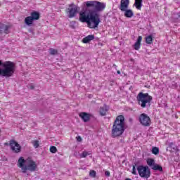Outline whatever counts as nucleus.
Masks as SVG:
<instances>
[{"label":"nucleus","instance_id":"obj_1","mask_svg":"<svg viewBox=\"0 0 180 180\" xmlns=\"http://www.w3.org/2000/svg\"><path fill=\"white\" fill-rule=\"evenodd\" d=\"M79 20L82 23H87L90 29H96L101 23V18L98 13L89 11L87 9L79 12Z\"/></svg>","mask_w":180,"mask_h":180},{"label":"nucleus","instance_id":"obj_2","mask_svg":"<svg viewBox=\"0 0 180 180\" xmlns=\"http://www.w3.org/2000/svg\"><path fill=\"white\" fill-rule=\"evenodd\" d=\"M17 165L21 169L22 174H26L27 171H30V172L37 171V163L30 158L25 160L23 157H20Z\"/></svg>","mask_w":180,"mask_h":180},{"label":"nucleus","instance_id":"obj_3","mask_svg":"<svg viewBox=\"0 0 180 180\" xmlns=\"http://www.w3.org/2000/svg\"><path fill=\"white\" fill-rule=\"evenodd\" d=\"M123 133H124V117L119 115L113 123L111 136L113 139H116L120 137Z\"/></svg>","mask_w":180,"mask_h":180},{"label":"nucleus","instance_id":"obj_4","mask_svg":"<svg viewBox=\"0 0 180 180\" xmlns=\"http://www.w3.org/2000/svg\"><path fill=\"white\" fill-rule=\"evenodd\" d=\"M15 70H16L15 63L11 61L2 62V60H0V77L9 78L15 74Z\"/></svg>","mask_w":180,"mask_h":180},{"label":"nucleus","instance_id":"obj_5","mask_svg":"<svg viewBox=\"0 0 180 180\" xmlns=\"http://www.w3.org/2000/svg\"><path fill=\"white\" fill-rule=\"evenodd\" d=\"M86 8H87V11L91 12H94V13H98V12H102L105 8L106 4L105 3H102L98 1H87L84 3Z\"/></svg>","mask_w":180,"mask_h":180},{"label":"nucleus","instance_id":"obj_6","mask_svg":"<svg viewBox=\"0 0 180 180\" xmlns=\"http://www.w3.org/2000/svg\"><path fill=\"white\" fill-rule=\"evenodd\" d=\"M138 104L142 108H150L151 106V101L153 97L148 95V93L140 92L136 96Z\"/></svg>","mask_w":180,"mask_h":180},{"label":"nucleus","instance_id":"obj_7","mask_svg":"<svg viewBox=\"0 0 180 180\" xmlns=\"http://www.w3.org/2000/svg\"><path fill=\"white\" fill-rule=\"evenodd\" d=\"M136 169L141 178H146V179L150 178L151 170L148 168V166L139 165Z\"/></svg>","mask_w":180,"mask_h":180},{"label":"nucleus","instance_id":"obj_8","mask_svg":"<svg viewBox=\"0 0 180 180\" xmlns=\"http://www.w3.org/2000/svg\"><path fill=\"white\" fill-rule=\"evenodd\" d=\"M139 122L142 126L145 127H148L151 124V119L146 113H142L139 116Z\"/></svg>","mask_w":180,"mask_h":180},{"label":"nucleus","instance_id":"obj_9","mask_svg":"<svg viewBox=\"0 0 180 180\" xmlns=\"http://www.w3.org/2000/svg\"><path fill=\"white\" fill-rule=\"evenodd\" d=\"M66 12L68 15V18H75V15H77L78 12V6H75V4H71L69 5V7L67 9Z\"/></svg>","mask_w":180,"mask_h":180},{"label":"nucleus","instance_id":"obj_10","mask_svg":"<svg viewBox=\"0 0 180 180\" xmlns=\"http://www.w3.org/2000/svg\"><path fill=\"white\" fill-rule=\"evenodd\" d=\"M9 146L13 153H20L22 150V147L20 146V145L18 143V142H16V141L15 140L10 141Z\"/></svg>","mask_w":180,"mask_h":180},{"label":"nucleus","instance_id":"obj_11","mask_svg":"<svg viewBox=\"0 0 180 180\" xmlns=\"http://www.w3.org/2000/svg\"><path fill=\"white\" fill-rule=\"evenodd\" d=\"M130 4V0H121L120 9L121 11H124L126 9H129V5Z\"/></svg>","mask_w":180,"mask_h":180},{"label":"nucleus","instance_id":"obj_12","mask_svg":"<svg viewBox=\"0 0 180 180\" xmlns=\"http://www.w3.org/2000/svg\"><path fill=\"white\" fill-rule=\"evenodd\" d=\"M79 116L85 123H86V122H89V119H91V115L88 112H80Z\"/></svg>","mask_w":180,"mask_h":180},{"label":"nucleus","instance_id":"obj_13","mask_svg":"<svg viewBox=\"0 0 180 180\" xmlns=\"http://www.w3.org/2000/svg\"><path fill=\"white\" fill-rule=\"evenodd\" d=\"M8 30H9V27L4 24H0V34H2V33L8 34Z\"/></svg>","mask_w":180,"mask_h":180},{"label":"nucleus","instance_id":"obj_14","mask_svg":"<svg viewBox=\"0 0 180 180\" xmlns=\"http://www.w3.org/2000/svg\"><path fill=\"white\" fill-rule=\"evenodd\" d=\"M141 40H143V37L139 36L137 39L136 42L134 45V50H139L140 49V46L141 44Z\"/></svg>","mask_w":180,"mask_h":180},{"label":"nucleus","instance_id":"obj_15","mask_svg":"<svg viewBox=\"0 0 180 180\" xmlns=\"http://www.w3.org/2000/svg\"><path fill=\"white\" fill-rule=\"evenodd\" d=\"M30 17L34 20H39L40 19V13L37 11H32L30 14Z\"/></svg>","mask_w":180,"mask_h":180},{"label":"nucleus","instance_id":"obj_16","mask_svg":"<svg viewBox=\"0 0 180 180\" xmlns=\"http://www.w3.org/2000/svg\"><path fill=\"white\" fill-rule=\"evenodd\" d=\"M124 16L125 18H133L134 16V13H133V11L131 9H126V11H124Z\"/></svg>","mask_w":180,"mask_h":180},{"label":"nucleus","instance_id":"obj_17","mask_svg":"<svg viewBox=\"0 0 180 180\" xmlns=\"http://www.w3.org/2000/svg\"><path fill=\"white\" fill-rule=\"evenodd\" d=\"M33 22H34V20L30 16H28L25 18V23L27 25V26H32L33 25Z\"/></svg>","mask_w":180,"mask_h":180},{"label":"nucleus","instance_id":"obj_18","mask_svg":"<svg viewBox=\"0 0 180 180\" xmlns=\"http://www.w3.org/2000/svg\"><path fill=\"white\" fill-rule=\"evenodd\" d=\"M134 6H135L136 9L140 11L141 9V7L143 6V0H135Z\"/></svg>","mask_w":180,"mask_h":180},{"label":"nucleus","instance_id":"obj_19","mask_svg":"<svg viewBox=\"0 0 180 180\" xmlns=\"http://www.w3.org/2000/svg\"><path fill=\"white\" fill-rule=\"evenodd\" d=\"M94 39H95L94 35H88L82 39V42L84 44L89 43V41H91Z\"/></svg>","mask_w":180,"mask_h":180},{"label":"nucleus","instance_id":"obj_20","mask_svg":"<svg viewBox=\"0 0 180 180\" xmlns=\"http://www.w3.org/2000/svg\"><path fill=\"white\" fill-rule=\"evenodd\" d=\"M151 169H153L154 171H160V172H162V167L160 166V165L155 163L153 167H151Z\"/></svg>","mask_w":180,"mask_h":180},{"label":"nucleus","instance_id":"obj_21","mask_svg":"<svg viewBox=\"0 0 180 180\" xmlns=\"http://www.w3.org/2000/svg\"><path fill=\"white\" fill-rule=\"evenodd\" d=\"M107 112H108V108H106V106L101 107V108H100V115L101 116H105Z\"/></svg>","mask_w":180,"mask_h":180},{"label":"nucleus","instance_id":"obj_22","mask_svg":"<svg viewBox=\"0 0 180 180\" xmlns=\"http://www.w3.org/2000/svg\"><path fill=\"white\" fill-rule=\"evenodd\" d=\"M148 167H150V168L153 167V165L155 164V161L154 160V159H148L146 161Z\"/></svg>","mask_w":180,"mask_h":180},{"label":"nucleus","instance_id":"obj_23","mask_svg":"<svg viewBox=\"0 0 180 180\" xmlns=\"http://www.w3.org/2000/svg\"><path fill=\"white\" fill-rule=\"evenodd\" d=\"M146 41L147 44H151L153 43V36L148 35V37H146Z\"/></svg>","mask_w":180,"mask_h":180},{"label":"nucleus","instance_id":"obj_24","mask_svg":"<svg viewBox=\"0 0 180 180\" xmlns=\"http://www.w3.org/2000/svg\"><path fill=\"white\" fill-rule=\"evenodd\" d=\"M151 151L152 154H154L155 155H158V154H160V149L157 147H153Z\"/></svg>","mask_w":180,"mask_h":180},{"label":"nucleus","instance_id":"obj_25","mask_svg":"<svg viewBox=\"0 0 180 180\" xmlns=\"http://www.w3.org/2000/svg\"><path fill=\"white\" fill-rule=\"evenodd\" d=\"M87 155H91V153L83 151L82 154L80 155L81 158H86Z\"/></svg>","mask_w":180,"mask_h":180},{"label":"nucleus","instance_id":"obj_26","mask_svg":"<svg viewBox=\"0 0 180 180\" xmlns=\"http://www.w3.org/2000/svg\"><path fill=\"white\" fill-rule=\"evenodd\" d=\"M51 56H56V54H58V51L56 49H54L53 48H51L49 49Z\"/></svg>","mask_w":180,"mask_h":180},{"label":"nucleus","instance_id":"obj_27","mask_svg":"<svg viewBox=\"0 0 180 180\" xmlns=\"http://www.w3.org/2000/svg\"><path fill=\"white\" fill-rule=\"evenodd\" d=\"M49 151L52 153V154H56V153H57V148L56 146H51Z\"/></svg>","mask_w":180,"mask_h":180},{"label":"nucleus","instance_id":"obj_28","mask_svg":"<svg viewBox=\"0 0 180 180\" xmlns=\"http://www.w3.org/2000/svg\"><path fill=\"white\" fill-rule=\"evenodd\" d=\"M89 176L91 178H96V172L95 170H91L89 172Z\"/></svg>","mask_w":180,"mask_h":180},{"label":"nucleus","instance_id":"obj_29","mask_svg":"<svg viewBox=\"0 0 180 180\" xmlns=\"http://www.w3.org/2000/svg\"><path fill=\"white\" fill-rule=\"evenodd\" d=\"M32 144H33V146L34 147V148H39V141H37V140L33 141Z\"/></svg>","mask_w":180,"mask_h":180},{"label":"nucleus","instance_id":"obj_30","mask_svg":"<svg viewBox=\"0 0 180 180\" xmlns=\"http://www.w3.org/2000/svg\"><path fill=\"white\" fill-rule=\"evenodd\" d=\"M132 174L133 175H137V172L136 171V166H133Z\"/></svg>","mask_w":180,"mask_h":180},{"label":"nucleus","instance_id":"obj_31","mask_svg":"<svg viewBox=\"0 0 180 180\" xmlns=\"http://www.w3.org/2000/svg\"><path fill=\"white\" fill-rule=\"evenodd\" d=\"M105 176H110V172H109V171H105Z\"/></svg>","mask_w":180,"mask_h":180},{"label":"nucleus","instance_id":"obj_32","mask_svg":"<svg viewBox=\"0 0 180 180\" xmlns=\"http://www.w3.org/2000/svg\"><path fill=\"white\" fill-rule=\"evenodd\" d=\"M76 139H77V141H79V143H80L81 141H82V138H81V136H78L77 137H76Z\"/></svg>","mask_w":180,"mask_h":180},{"label":"nucleus","instance_id":"obj_33","mask_svg":"<svg viewBox=\"0 0 180 180\" xmlns=\"http://www.w3.org/2000/svg\"><path fill=\"white\" fill-rule=\"evenodd\" d=\"M30 89H34V86H30Z\"/></svg>","mask_w":180,"mask_h":180},{"label":"nucleus","instance_id":"obj_34","mask_svg":"<svg viewBox=\"0 0 180 180\" xmlns=\"http://www.w3.org/2000/svg\"><path fill=\"white\" fill-rule=\"evenodd\" d=\"M117 74L120 75V70H118V71L117 72Z\"/></svg>","mask_w":180,"mask_h":180},{"label":"nucleus","instance_id":"obj_35","mask_svg":"<svg viewBox=\"0 0 180 180\" xmlns=\"http://www.w3.org/2000/svg\"><path fill=\"white\" fill-rule=\"evenodd\" d=\"M114 65V67H116V65Z\"/></svg>","mask_w":180,"mask_h":180},{"label":"nucleus","instance_id":"obj_36","mask_svg":"<svg viewBox=\"0 0 180 180\" xmlns=\"http://www.w3.org/2000/svg\"><path fill=\"white\" fill-rule=\"evenodd\" d=\"M5 144H6V145H8V143H6Z\"/></svg>","mask_w":180,"mask_h":180},{"label":"nucleus","instance_id":"obj_37","mask_svg":"<svg viewBox=\"0 0 180 180\" xmlns=\"http://www.w3.org/2000/svg\"><path fill=\"white\" fill-rule=\"evenodd\" d=\"M0 133H1V130H0Z\"/></svg>","mask_w":180,"mask_h":180}]
</instances>
